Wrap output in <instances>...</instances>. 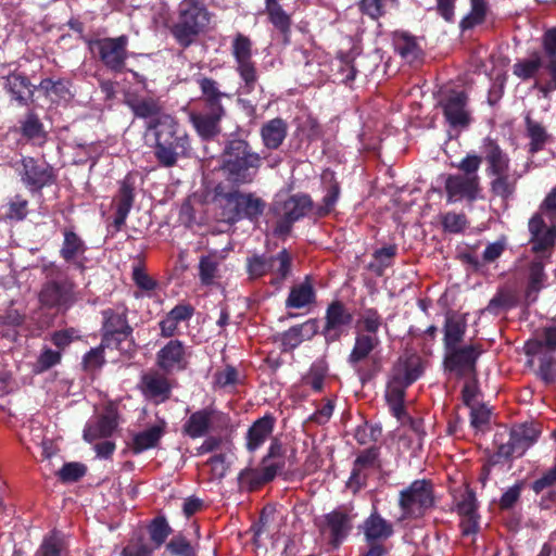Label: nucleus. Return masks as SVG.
I'll return each mask as SVG.
<instances>
[{
	"label": "nucleus",
	"mask_w": 556,
	"mask_h": 556,
	"mask_svg": "<svg viewBox=\"0 0 556 556\" xmlns=\"http://www.w3.org/2000/svg\"><path fill=\"white\" fill-rule=\"evenodd\" d=\"M148 136L153 138L151 143L153 155L162 167H174L179 159L190 155V137L177 118L170 114H164L156 119L149 127Z\"/></svg>",
	"instance_id": "f257e3e1"
},
{
	"label": "nucleus",
	"mask_w": 556,
	"mask_h": 556,
	"mask_svg": "<svg viewBox=\"0 0 556 556\" xmlns=\"http://www.w3.org/2000/svg\"><path fill=\"white\" fill-rule=\"evenodd\" d=\"M263 164V157L245 139L232 137L224 142L219 169L230 185L237 188L252 184Z\"/></svg>",
	"instance_id": "f03ea898"
},
{
	"label": "nucleus",
	"mask_w": 556,
	"mask_h": 556,
	"mask_svg": "<svg viewBox=\"0 0 556 556\" xmlns=\"http://www.w3.org/2000/svg\"><path fill=\"white\" fill-rule=\"evenodd\" d=\"M211 14L201 0H181L169 33L177 45L187 49L194 45L210 24Z\"/></svg>",
	"instance_id": "7ed1b4c3"
},
{
	"label": "nucleus",
	"mask_w": 556,
	"mask_h": 556,
	"mask_svg": "<svg viewBox=\"0 0 556 556\" xmlns=\"http://www.w3.org/2000/svg\"><path fill=\"white\" fill-rule=\"evenodd\" d=\"M269 213L276 218L274 236L285 238L291 233L296 222L308 215L314 217V201L304 192L290 194L286 199L277 197L269 206Z\"/></svg>",
	"instance_id": "20e7f679"
},
{
	"label": "nucleus",
	"mask_w": 556,
	"mask_h": 556,
	"mask_svg": "<svg viewBox=\"0 0 556 556\" xmlns=\"http://www.w3.org/2000/svg\"><path fill=\"white\" fill-rule=\"evenodd\" d=\"M435 505L434 483L430 479H416L399 492L397 506L403 520L421 519Z\"/></svg>",
	"instance_id": "39448f33"
},
{
	"label": "nucleus",
	"mask_w": 556,
	"mask_h": 556,
	"mask_svg": "<svg viewBox=\"0 0 556 556\" xmlns=\"http://www.w3.org/2000/svg\"><path fill=\"white\" fill-rule=\"evenodd\" d=\"M215 193L224 200V215L229 223L248 219L258 223L267 203L254 192H241L239 189L225 191L222 185L215 188Z\"/></svg>",
	"instance_id": "423d86ee"
},
{
	"label": "nucleus",
	"mask_w": 556,
	"mask_h": 556,
	"mask_svg": "<svg viewBox=\"0 0 556 556\" xmlns=\"http://www.w3.org/2000/svg\"><path fill=\"white\" fill-rule=\"evenodd\" d=\"M245 270L249 279L256 280L269 273L274 274L270 285L279 288L292 271V255L283 248L277 255L254 253L247 258Z\"/></svg>",
	"instance_id": "0eeeda50"
},
{
	"label": "nucleus",
	"mask_w": 556,
	"mask_h": 556,
	"mask_svg": "<svg viewBox=\"0 0 556 556\" xmlns=\"http://www.w3.org/2000/svg\"><path fill=\"white\" fill-rule=\"evenodd\" d=\"M90 51L97 54L99 61L110 71L122 73L128 59L127 35L118 37H104L86 40Z\"/></svg>",
	"instance_id": "6e6552de"
},
{
	"label": "nucleus",
	"mask_w": 556,
	"mask_h": 556,
	"mask_svg": "<svg viewBox=\"0 0 556 556\" xmlns=\"http://www.w3.org/2000/svg\"><path fill=\"white\" fill-rule=\"evenodd\" d=\"M229 426L228 414L212 407H204L189 415L181 427V433L190 439H199L206 437L210 432H223Z\"/></svg>",
	"instance_id": "1a4fd4ad"
},
{
	"label": "nucleus",
	"mask_w": 556,
	"mask_h": 556,
	"mask_svg": "<svg viewBox=\"0 0 556 556\" xmlns=\"http://www.w3.org/2000/svg\"><path fill=\"white\" fill-rule=\"evenodd\" d=\"M252 47L251 39L241 33L236 35L231 43V53L237 64L236 71L243 81L241 92L244 94L253 92L258 80L256 64L252 59Z\"/></svg>",
	"instance_id": "9d476101"
},
{
	"label": "nucleus",
	"mask_w": 556,
	"mask_h": 556,
	"mask_svg": "<svg viewBox=\"0 0 556 556\" xmlns=\"http://www.w3.org/2000/svg\"><path fill=\"white\" fill-rule=\"evenodd\" d=\"M20 164L17 173L21 181L33 194L41 193L43 188L51 187L58 179L53 166L45 161L33 156H23Z\"/></svg>",
	"instance_id": "9b49d317"
},
{
	"label": "nucleus",
	"mask_w": 556,
	"mask_h": 556,
	"mask_svg": "<svg viewBox=\"0 0 556 556\" xmlns=\"http://www.w3.org/2000/svg\"><path fill=\"white\" fill-rule=\"evenodd\" d=\"M445 351L443 365L446 371L454 374L457 379L478 375L477 363L482 354L479 344L455 346Z\"/></svg>",
	"instance_id": "f8f14e48"
},
{
	"label": "nucleus",
	"mask_w": 556,
	"mask_h": 556,
	"mask_svg": "<svg viewBox=\"0 0 556 556\" xmlns=\"http://www.w3.org/2000/svg\"><path fill=\"white\" fill-rule=\"evenodd\" d=\"M102 342L108 349H121V344L131 337L132 327L128 323L127 309L118 313L112 308L102 311Z\"/></svg>",
	"instance_id": "ddd939ff"
},
{
	"label": "nucleus",
	"mask_w": 556,
	"mask_h": 556,
	"mask_svg": "<svg viewBox=\"0 0 556 556\" xmlns=\"http://www.w3.org/2000/svg\"><path fill=\"white\" fill-rule=\"evenodd\" d=\"M190 346L179 339H170L155 354V365L166 375L185 371L190 364Z\"/></svg>",
	"instance_id": "4468645a"
},
{
	"label": "nucleus",
	"mask_w": 556,
	"mask_h": 556,
	"mask_svg": "<svg viewBox=\"0 0 556 556\" xmlns=\"http://www.w3.org/2000/svg\"><path fill=\"white\" fill-rule=\"evenodd\" d=\"M541 431L533 424H520L511 428L507 443H501L496 456L508 459L514 455L522 456L533 445Z\"/></svg>",
	"instance_id": "2eb2a0df"
},
{
	"label": "nucleus",
	"mask_w": 556,
	"mask_h": 556,
	"mask_svg": "<svg viewBox=\"0 0 556 556\" xmlns=\"http://www.w3.org/2000/svg\"><path fill=\"white\" fill-rule=\"evenodd\" d=\"M74 287V282L67 278L49 280L39 292V302L47 308L67 311L75 302Z\"/></svg>",
	"instance_id": "dca6fc26"
},
{
	"label": "nucleus",
	"mask_w": 556,
	"mask_h": 556,
	"mask_svg": "<svg viewBox=\"0 0 556 556\" xmlns=\"http://www.w3.org/2000/svg\"><path fill=\"white\" fill-rule=\"evenodd\" d=\"M354 320L353 313L340 300L331 301L325 313V325L321 330L327 343L338 341L344 330L349 328Z\"/></svg>",
	"instance_id": "f3484780"
},
{
	"label": "nucleus",
	"mask_w": 556,
	"mask_h": 556,
	"mask_svg": "<svg viewBox=\"0 0 556 556\" xmlns=\"http://www.w3.org/2000/svg\"><path fill=\"white\" fill-rule=\"evenodd\" d=\"M135 198V179L131 174H127L119 181L118 190L112 201L115 207L114 218L110 224V227L113 228V233L121 231L126 224V219L134 206Z\"/></svg>",
	"instance_id": "a211bd4d"
},
{
	"label": "nucleus",
	"mask_w": 556,
	"mask_h": 556,
	"mask_svg": "<svg viewBox=\"0 0 556 556\" xmlns=\"http://www.w3.org/2000/svg\"><path fill=\"white\" fill-rule=\"evenodd\" d=\"M468 94L465 91L451 90L439 102L443 115L453 128H465L470 124V112L468 111Z\"/></svg>",
	"instance_id": "6ab92c4d"
},
{
	"label": "nucleus",
	"mask_w": 556,
	"mask_h": 556,
	"mask_svg": "<svg viewBox=\"0 0 556 556\" xmlns=\"http://www.w3.org/2000/svg\"><path fill=\"white\" fill-rule=\"evenodd\" d=\"M2 88L11 102H15L18 106H27L34 101L37 87L31 84L25 73L14 70L2 76Z\"/></svg>",
	"instance_id": "aec40b11"
},
{
	"label": "nucleus",
	"mask_w": 556,
	"mask_h": 556,
	"mask_svg": "<svg viewBox=\"0 0 556 556\" xmlns=\"http://www.w3.org/2000/svg\"><path fill=\"white\" fill-rule=\"evenodd\" d=\"M444 189L447 203H456L463 200L472 203L478 199L481 186L480 180L475 177L469 178L460 174H451L445 179Z\"/></svg>",
	"instance_id": "412c9836"
},
{
	"label": "nucleus",
	"mask_w": 556,
	"mask_h": 556,
	"mask_svg": "<svg viewBox=\"0 0 556 556\" xmlns=\"http://www.w3.org/2000/svg\"><path fill=\"white\" fill-rule=\"evenodd\" d=\"M424 374L422 359L415 353L400 356L394 363L389 379L408 388Z\"/></svg>",
	"instance_id": "4be33fe9"
},
{
	"label": "nucleus",
	"mask_w": 556,
	"mask_h": 556,
	"mask_svg": "<svg viewBox=\"0 0 556 556\" xmlns=\"http://www.w3.org/2000/svg\"><path fill=\"white\" fill-rule=\"evenodd\" d=\"M529 243L533 253L545 252L556 243V226H547L541 212L534 213L529 219Z\"/></svg>",
	"instance_id": "5701e85b"
},
{
	"label": "nucleus",
	"mask_w": 556,
	"mask_h": 556,
	"mask_svg": "<svg viewBox=\"0 0 556 556\" xmlns=\"http://www.w3.org/2000/svg\"><path fill=\"white\" fill-rule=\"evenodd\" d=\"M319 529L321 532H329V544L338 548L352 530V518L343 509H333L324 516V523Z\"/></svg>",
	"instance_id": "b1692460"
},
{
	"label": "nucleus",
	"mask_w": 556,
	"mask_h": 556,
	"mask_svg": "<svg viewBox=\"0 0 556 556\" xmlns=\"http://www.w3.org/2000/svg\"><path fill=\"white\" fill-rule=\"evenodd\" d=\"M279 471H281V464L261 465L260 468H244L238 475L239 489L245 492H255L271 482Z\"/></svg>",
	"instance_id": "393cba45"
},
{
	"label": "nucleus",
	"mask_w": 556,
	"mask_h": 556,
	"mask_svg": "<svg viewBox=\"0 0 556 556\" xmlns=\"http://www.w3.org/2000/svg\"><path fill=\"white\" fill-rule=\"evenodd\" d=\"M195 83L201 91V96L198 99L201 105V111L226 114V110L222 101L224 98H229V96L220 90L219 83L204 75H198Z\"/></svg>",
	"instance_id": "a878e982"
},
{
	"label": "nucleus",
	"mask_w": 556,
	"mask_h": 556,
	"mask_svg": "<svg viewBox=\"0 0 556 556\" xmlns=\"http://www.w3.org/2000/svg\"><path fill=\"white\" fill-rule=\"evenodd\" d=\"M173 386L169 379L159 371L144 374L141 377V392L146 399L156 404L168 401L172 396Z\"/></svg>",
	"instance_id": "bb28decb"
},
{
	"label": "nucleus",
	"mask_w": 556,
	"mask_h": 556,
	"mask_svg": "<svg viewBox=\"0 0 556 556\" xmlns=\"http://www.w3.org/2000/svg\"><path fill=\"white\" fill-rule=\"evenodd\" d=\"M63 243L59 251L60 256L65 263L83 271L85 269L83 258L87 251L85 241L71 228L63 229Z\"/></svg>",
	"instance_id": "cd10ccee"
},
{
	"label": "nucleus",
	"mask_w": 556,
	"mask_h": 556,
	"mask_svg": "<svg viewBox=\"0 0 556 556\" xmlns=\"http://www.w3.org/2000/svg\"><path fill=\"white\" fill-rule=\"evenodd\" d=\"M481 153L482 161L484 160L488 165V176L509 172L510 159L495 139L485 137L481 144Z\"/></svg>",
	"instance_id": "c85d7f7f"
},
{
	"label": "nucleus",
	"mask_w": 556,
	"mask_h": 556,
	"mask_svg": "<svg viewBox=\"0 0 556 556\" xmlns=\"http://www.w3.org/2000/svg\"><path fill=\"white\" fill-rule=\"evenodd\" d=\"M166 429L167 422L161 418L154 425L135 433L129 444L132 454L139 455L148 450L159 447L162 438L166 433Z\"/></svg>",
	"instance_id": "c756f323"
},
{
	"label": "nucleus",
	"mask_w": 556,
	"mask_h": 556,
	"mask_svg": "<svg viewBox=\"0 0 556 556\" xmlns=\"http://www.w3.org/2000/svg\"><path fill=\"white\" fill-rule=\"evenodd\" d=\"M275 425L276 418L270 413L253 421L245 434V448L250 453L256 452L271 435Z\"/></svg>",
	"instance_id": "7c9ffc66"
},
{
	"label": "nucleus",
	"mask_w": 556,
	"mask_h": 556,
	"mask_svg": "<svg viewBox=\"0 0 556 556\" xmlns=\"http://www.w3.org/2000/svg\"><path fill=\"white\" fill-rule=\"evenodd\" d=\"M225 115V113L200 110L190 113V122L197 130V134L203 140L210 141L220 134V122Z\"/></svg>",
	"instance_id": "2f4dec72"
},
{
	"label": "nucleus",
	"mask_w": 556,
	"mask_h": 556,
	"mask_svg": "<svg viewBox=\"0 0 556 556\" xmlns=\"http://www.w3.org/2000/svg\"><path fill=\"white\" fill-rule=\"evenodd\" d=\"M366 543H383L393 533V525L384 519L375 508L361 526Z\"/></svg>",
	"instance_id": "473e14b6"
},
{
	"label": "nucleus",
	"mask_w": 556,
	"mask_h": 556,
	"mask_svg": "<svg viewBox=\"0 0 556 556\" xmlns=\"http://www.w3.org/2000/svg\"><path fill=\"white\" fill-rule=\"evenodd\" d=\"M379 344L378 336L356 333L354 345L348 356V363L357 371L361 378H364L367 374L359 368V365L369 358Z\"/></svg>",
	"instance_id": "72a5a7b5"
},
{
	"label": "nucleus",
	"mask_w": 556,
	"mask_h": 556,
	"mask_svg": "<svg viewBox=\"0 0 556 556\" xmlns=\"http://www.w3.org/2000/svg\"><path fill=\"white\" fill-rule=\"evenodd\" d=\"M288 135V124L281 117L264 123L260 129L263 146L268 150H277Z\"/></svg>",
	"instance_id": "f704fd0d"
},
{
	"label": "nucleus",
	"mask_w": 556,
	"mask_h": 556,
	"mask_svg": "<svg viewBox=\"0 0 556 556\" xmlns=\"http://www.w3.org/2000/svg\"><path fill=\"white\" fill-rule=\"evenodd\" d=\"M126 103L135 117L149 119L146 126L147 134H149V127L165 114L162 112L159 100L153 98H135L127 100Z\"/></svg>",
	"instance_id": "c9c22d12"
},
{
	"label": "nucleus",
	"mask_w": 556,
	"mask_h": 556,
	"mask_svg": "<svg viewBox=\"0 0 556 556\" xmlns=\"http://www.w3.org/2000/svg\"><path fill=\"white\" fill-rule=\"evenodd\" d=\"M20 132L23 138L38 147H42L48 139L45 125L34 111H28L20 122Z\"/></svg>",
	"instance_id": "e433bc0d"
},
{
	"label": "nucleus",
	"mask_w": 556,
	"mask_h": 556,
	"mask_svg": "<svg viewBox=\"0 0 556 556\" xmlns=\"http://www.w3.org/2000/svg\"><path fill=\"white\" fill-rule=\"evenodd\" d=\"M545 280L546 274L544 271L543 263L540 261L531 262L528 269V279L525 290V301L527 305L536 301L538 294L542 290Z\"/></svg>",
	"instance_id": "4c0bfd02"
},
{
	"label": "nucleus",
	"mask_w": 556,
	"mask_h": 556,
	"mask_svg": "<svg viewBox=\"0 0 556 556\" xmlns=\"http://www.w3.org/2000/svg\"><path fill=\"white\" fill-rule=\"evenodd\" d=\"M527 137L529 138L528 152L532 155L542 151L549 140L546 128L539 122L532 119L530 114L525 117Z\"/></svg>",
	"instance_id": "58836bf2"
},
{
	"label": "nucleus",
	"mask_w": 556,
	"mask_h": 556,
	"mask_svg": "<svg viewBox=\"0 0 556 556\" xmlns=\"http://www.w3.org/2000/svg\"><path fill=\"white\" fill-rule=\"evenodd\" d=\"M268 21L282 36V42L289 45L291 41V16L283 10L281 4H265Z\"/></svg>",
	"instance_id": "ea45409f"
},
{
	"label": "nucleus",
	"mask_w": 556,
	"mask_h": 556,
	"mask_svg": "<svg viewBox=\"0 0 556 556\" xmlns=\"http://www.w3.org/2000/svg\"><path fill=\"white\" fill-rule=\"evenodd\" d=\"M544 58L539 51H533L529 58L518 60L513 65V74L522 81L538 79L536 76L543 67Z\"/></svg>",
	"instance_id": "a19ab883"
},
{
	"label": "nucleus",
	"mask_w": 556,
	"mask_h": 556,
	"mask_svg": "<svg viewBox=\"0 0 556 556\" xmlns=\"http://www.w3.org/2000/svg\"><path fill=\"white\" fill-rule=\"evenodd\" d=\"M490 177H494L490 182V192L493 197L500 198L503 202L513 199L517 189V177L510 176L508 172L494 174Z\"/></svg>",
	"instance_id": "79ce46f5"
},
{
	"label": "nucleus",
	"mask_w": 556,
	"mask_h": 556,
	"mask_svg": "<svg viewBox=\"0 0 556 556\" xmlns=\"http://www.w3.org/2000/svg\"><path fill=\"white\" fill-rule=\"evenodd\" d=\"M340 193V184L337 181L334 174L330 173V180L326 187V193L321 200V204H314V218L319 219L328 216L334 210Z\"/></svg>",
	"instance_id": "37998d69"
},
{
	"label": "nucleus",
	"mask_w": 556,
	"mask_h": 556,
	"mask_svg": "<svg viewBox=\"0 0 556 556\" xmlns=\"http://www.w3.org/2000/svg\"><path fill=\"white\" fill-rule=\"evenodd\" d=\"M117 427L116 417L111 414L101 415L98 420L84 430L85 441L91 443L101 438H109Z\"/></svg>",
	"instance_id": "c03bdc74"
},
{
	"label": "nucleus",
	"mask_w": 556,
	"mask_h": 556,
	"mask_svg": "<svg viewBox=\"0 0 556 556\" xmlns=\"http://www.w3.org/2000/svg\"><path fill=\"white\" fill-rule=\"evenodd\" d=\"M147 531L151 541V546L159 549L162 545L166 544V540L172 534L173 529L169 526L165 516L160 515L154 517L147 526Z\"/></svg>",
	"instance_id": "a18cd8bd"
},
{
	"label": "nucleus",
	"mask_w": 556,
	"mask_h": 556,
	"mask_svg": "<svg viewBox=\"0 0 556 556\" xmlns=\"http://www.w3.org/2000/svg\"><path fill=\"white\" fill-rule=\"evenodd\" d=\"M518 305V298L513 290L500 289L489 301L485 311L494 316Z\"/></svg>",
	"instance_id": "49530a36"
},
{
	"label": "nucleus",
	"mask_w": 556,
	"mask_h": 556,
	"mask_svg": "<svg viewBox=\"0 0 556 556\" xmlns=\"http://www.w3.org/2000/svg\"><path fill=\"white\" fill-rule=\"evenodd\" d=\"M163 556H198V544L177 533L165 544Z\"/></svg>",
	"instance_id": "de8ad7c7"
},
{
	"label": "nucleus",
	"mask_w": 556,
	"mask_h": 556,
	"mask_svg": "<svg viewBox=\"0 0 556 556\" xmlns=\"http://www.w3.org/2000/svg\"><path fill=\"white\" fill-rule=\"evenodd\" d=\"M397 255V245L390 244L377 249L372 253L375 262L369 263L368 269L376 274V276H383L386 269L393 265V260Z\"/></svg>",
	"instance_id": "09e8293b"
},
{
	"label": "nucleus",
	"mask_w": 556,
	"mask_h": 556,
	"mask_svg": "<svg viewBox=\"0 0 556 556\" xmlns=\"http://www.w3.org/2000/svg\"><path fill=\"white\" fill-rule=\"evenodd\" d=\"M466 332V323L453 316H446L444 324V348L445 350L459 346Z\"/></svg>",
	"instance_id": "8fccbe9b"
},
{
	"label": "nucleus",
	"mask_w": 556,
	"mask_h": 556,
	"mask_svg": "<svg viewBox=\"0 0 556 556\" xmlns=\"http://www.w3.org/2000/svg\"><path fill=\"white\" fill-rule=\"evenodd\" d=\"M315 301V291L309 283H301L291 288L286 300L289 308H302Z\"/></svg>",
	"instance_id": "3c124183"
},
{
	"label": "nucleus",
	"mask_w": 556,
	"mask_h": 556,
	"mask_svg": "<svg viewBox=\"0 0 556 556\" xmlns=\"http://www.w3.org/2000/svg\"><path fill=\"white\" fill-rule=\"evenodd\" d=\"M382 316L377 308H365L356 321L355 327L358 329L356 333L377 336L382 325Z\"/></svg>",
	"instance_id": "603ef678"
},
{
	"label": "nucleus",
	"mask_w": 556,
	"mask_h": 556,
	"mask_svg": "<svg viewBox=\"0 0 556 556\" xmlns=\"http://www.w3.org/2000/svg\"><path fill=\"white\" fill-rule=\"evenodd\" d=\"M328 372V367L325 362H314L307 374L303 376L302 383L312 388L314 392H321L324 389V381Z\"/></svg>",
	"instance_id": "864d4df0"
},
{
	"label": "nucleus",
	"mask_w": 556,
	"mask_h": 556,
	"mask_svg": "<svg viewBox=\"0 0 556 556\" xmlns=\"http://www.w3.org/2000/svg\"><path fill=\"white\" fill-rule=\"evenodd\" d=\"M64 541L62 534L53 530L46 535L39 545L35 556H62Z\"/></svg>",
	"instance_id": "5fc2aeb1"
},
{
	"label": "nucleus",
	"mask_w": 556,
	"mask_h": 556,
	"mask_svg": "<svg viewBox=\"0 0 556 556\" xmlns=\"http://www.w3.org/2000/svg\"><path fill=\"white\" fill-rule=\"evenodd\" d=\"M548 74L547 80L535 79L533 89L538 90L544 98H547L556 90V59H544L543 67Z\"/></svg>",
	"instance_id": "6e6d98bb"
},
{
	"label": "nucleus",
	"mask_w": 556,
	"mask_h": 556,
	"mask_svg": "<svg viewBox=\"0 0 556 556\" xmlns=\"http://www.w3.org/2000/svg\"><path fill=\"white\" fill-rule=\"evenodd\" d=\"M25 321V316L16 309H8L3 315H0V333L3 337L15 338L17 332L16 328L22 326Z\"/></svg>",
	"instance_id": "4d7b16f0"
},
{
	"label": "nucleus",
	"mask_w": 556,
	"mask_h": 556,
	"mask_svg": "<svg viewBox=\"0 0 556 556\" xmlns=\"http://www.w3.org/2000/svg\"><path fill=\"white\" fill-rule=\"evenodd\" d=\"M219 263L216 255H203L199 262V278L202 285L210 286L217 276Z\"/></svg>",
	"instance_id": "13d9d810"
},
{
	"label": "nucleus",
	"mask_w": 556,
	"mask_h": 556,
	"mask_svg": "<svg viewBox=\"0 0 556 556\" xmlns=\"http://www.w3.org/2000/svg\"><path fill=\"white\" fill-rule=\"evenodd\" d=\"M285 448L282 442L278 438H274L267 448V453L261 459V465H280L281 470L285 468Z\"/></svg>",
	"instance_id": "bf43d9fd"
},
{
	"label": "nucleus",
	"mask_w": 556,
	"mask_h": 556,
	"mask_svg": "<svg viewBox=\"0 0 556 556\" xmlns=\"http://www.w3.org/2000/svg\"><path fill=\"white\" fill-rule=\"evenodd\" d=\"M458 516H476L478 514V501L473 490L467 488L456 504Z\"/></svg>",
	"instance_id": "052dcab7"
},
{
	"label": "nucleus",
	"mask_w": 556,
	"mask_h": 556,
	"mask_svg": "<svg viewBox=\"0 0 556 556\" xmlns=\"http://www.w3.org/2000/svg\"><path fill=\"white\" fill-rule=\"evenodd\" d=\"M395 50L405 59H416L419 48L415 37L402 33L395 38Z\"/></svg>",
	"instance_id": "680f3d73"
},
{
	"label": "nucleus",
	"mask_w": 556,
	"mask_h": 556,
	"mask_svg": "<svg viewBox=\"0 0 556 556\" xmlns=\"http://www.w3.org/2000/svg\"><path fill=\"white\" fill-rule=\"evenodd\" d=\"M87 468L80 463H65L58 471L59 479L64 482H76L86 475Z\"/></svg>",
	"instance_id": "e2e57ef3"
},
{
	"label": "nucleus",
	"mask_w": 556,
	"mask_h": 556,
	"mask_svg": "<svg viewBox=\"0 0 556 556\" xmlns=\"http://www.w3.org/2000/svg\"><path fill=\"white\" fill-rule=\"evenodd\" d=\"M482 163V156L468 153L465 157L460 160V162L456 165V167L462 172V176H467L469 178L475 177L477 180H480L478 175V170Z\"/></svg>",
	"instance_id": "0e129e2a"
},
{
	"label": "nucleus",
	"mask_w": 556,
	"mask_h": 556,
	"mask_svg": "<svg viewBox=\"0 0 556 556\" xmlns=\"http://www.w3.org/2000/svg\"><path fill=\"white\" fill-rule=\"evenodd\" d=\"M441 223L445 231L459 233L466 228L467 218L464 213L447 212L442 215Z\"/></svg>",
	"instance_id": "69168bd1"
},
{
	"label": "nucleus",
	"mask_w": 556,
	"mask_h": 556,
	"mask_svg": "<svg viewBox=\"0 0 556 556\" xmlns=\"http://www.w3.org/2000/svg\"><path fill=\"white\" fill-rule=\"evenodd\" d=\"M62 354L60 351H54L50 348H45L37 358L35 369L37 372H43L60 364Z\"/></svg>",
	"instance_id": "338daca9"
},
{
	"label": "nucleus",
	"mask_w": 556,
	"mask_h": 556,
	"mask_svg": "<svg viewBox=\"0 0 556 556\" xmlns=\"http://www.w3.org/2000/svg\"><path fill=\"white\" fill-rule=\"evenodd\" d=\"M154 548L142 536L131 540L121 552V556H153Z\"/></svg>",
	"instance_id": "774afa93"
}]
</instances>
